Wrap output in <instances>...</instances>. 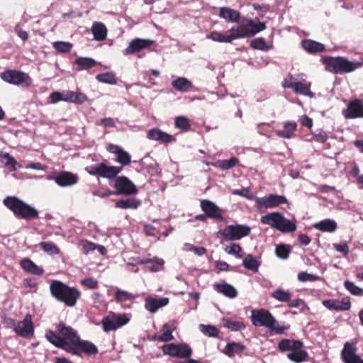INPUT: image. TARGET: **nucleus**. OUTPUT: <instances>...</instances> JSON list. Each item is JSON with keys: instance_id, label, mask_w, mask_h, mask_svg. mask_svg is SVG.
Segmentation results:
<instances>
[{"instance_id": "1", "label": "nucleus", "mask_w": 363, "mask_h": 363, "mask_svg": "<svg viewBox=\"0 0 363 363\" xmlns=\"http://www.w3.org/2000/svg\"><path fill=\"white\" fill-rule=\"evenodd\" d=\"M51 295L58 301L73 307L81 296V292L74 287H70L60 281H52L50 285Z\"/></svg>"}, {"instance_id": "2", "label": "nucleus", "mask_w": 363, "mask_h": 363, "mask_svg": "<svg viewBox=\"0 0 363 363\" xmlns=\"http://www.w3.org/2000/svg\"><path fill=\"white\" fill-rule=\"evenodd\" d=\"M321 61L326 69L334 74L350 73L363 66L362 62L349 61L343 57H323Z\"/></svg>"}, {"instance_id": "3", "label": "nucleus", "mask_w": 363, "mask_h": 363, "mask_svg": "<svg viewBox=\"0 0 363 363\" xmlns=\"http://www.w3.org/2000/svg\"><path fill=\"white\" fill-rule=\"evenodd\" d=\"M252 323L256 327H265L277 334H282L289 328V325L279 326L274 317L265 309L252 310Z\"/></svg>"}, {"instance_id": "4", "label": "nucleus", "mask_w": 363, "mask_h": 363, "mask_svg": "<svg viewBox=\"0 0 363 363\" xmlns=\"http://www.w3.org/2000/svg\"><path fill=\"white\" fill-rule=\"evenodd\" d=\"M3 203L17 218L31 220L38 217V211L35 208L17 197L7 196Z\"/></svg>"}, {"instance_id": "5", "label": "nucleus", "mask_w": 363, "mask_h": 363, "mask_svg": "<svg viewBox=\"0 0 363 363\" xmlns=\"http://www.w3.org/2000/svg\"><path fill=\"white\" fill-rule=\"evenodd\" d=\"M3 203L17 218L31 220L38 217V211L35 208L17 197L7 196Z\"/></svg>"}, {"instance_id": "6", "label": "nucleus", "mask_w": 363, "mask_h": 363, "mask_svg": "<svg viewBox=\"0 0 363 363\" xmlns=\"http://www.w3.org/2000/svg\"><path fill=\"white\" fill-rule=\"evenodd\" d=\"M260 222L284 233H292L296 230L295 220H289L279 212L269 213L260 218Z\"/></svg>"}, {"instance_id": "7", "label": "nucleus", "mask_w": 363, "mask_h": 363, "mask_svg": "<svg viewBox=\"0 0 363 363\" xmlns=\"http://www.w3.org/2000/svg\"><path fill=\"white\" fill-rule=\"evenodd\" d=\"M278 347L281 351H287V357L296 363L303 362L308 357V353L303 350V343L301 341L282 340Z\"/></svg>"}, {"instance_id": "8", "label": "nucleus", "mask_w": 363, "mask_h": 363, "mask_svg": "<svg viewBox=\"0 0 363 363\" xmlns=\"http://www.w3.org/2000/svg\"><path fill=\"white\" fill-rule=\"evenodd\" d=\"M255 206L258 211L263 212L267 208H272L281 204H287L289 201L284 196L277 194H269L263 197H255L254 199Z\"/></svg>"}, {"instance_id": "9", "label": "nucleus", "mask_w": 363, "mask_h": 363, "mask_svg": "<svg viewBox=\"0 0 363 363\" xmlns=\"http://www.w3.org/2000/svg\"><path fill=\"white\" fill-rule=\"evenodd\" d=\"M0 77L4 82L16 86L25 84L29 86L32 84V79L27 73L16 69L6 70L1 73Z\"/></svg>"}, {"instance_id": "10", "label": "nucleus", "mask_w": 363, "mask_h": 363, "mask_svg": "<svg viewBox=\"0 0 363 363\" xmlns=\"http://www.w3.org/2000/svg\"><path fill=\"white\" fill-rule=\"evenodd\" d=\"M251 228L247 225H230L219 233L228 240H238L250 233Z\"/></svg>"}, {"instance_id": "11", "label": "nucleus", "mask_w": 363, "mask_h": 363, "mask_svg": "<svg viewBox=\"0 0 363 363\" xmlns=\"http://www.w3.org/2000/svg\"><path fill=\"white\" fill-rule=\"evenodd\" d=\"M164 354L173 357L188 358L191 355L192 350L186 344H165L162 347Z\"/></svg>"}, {"instance_id": "12", "label": "nucleus", "mask_w": 363, "mask_h": 363, "mask_svg": "<svg viewBox=\"0 0 363 363\" xmlns=\"http://www.w3.org/2000/svg\"><path fill=\"white\" fill-rule=\"evenodd\" d=\"M129 318L125 314L110 313L104 317L101 321L103 329L106 332L116 330L118 328L127 324Z\"/></svg>"}, {"instance_id": "13", "label": "nucleus", "mask_w": 363, "mask_h": 363, "mask_svg": "<svg viewBox=\"0 0 363 363\" xmlns=\"http://www.w3.org/2000/svg\"><path fill=\"white\" fill-rule=\"evenodd\" d=\"M13 330L20 337L28 338L33 336L34 333V326L32 320V315L26 314L22 321H12Z\"/></svg>"}, {"instance_id": "14", "label": "nucleus", "mask_w": 363, "mask_h": 363, "mask_svg": "<svg viewBox=\"0 0 363 363\" xmlns=\"http://www.w3.org/2000/svg\"><path fill=\"white\" fill-rule=\"evenodd\" d=\"M113 187L116 189L115 195H131L138 192L135 185L124 176L116 178Z\"/></svg>"}, {"instance_id": "15", "label": "nucleus", "mask_w": 363, "mask_h": 363, "mask_svg": "<svg viewBox=\"0 0 363 363\" xmlns=\"http://www.w3.org/2000/svg\"><path fill=\"white\" fill-rule=\"evenodd\" d=\"M57 330L60 337L65 340V343L72 347L73 351H67V352H74V344L77 342L79 336L77 332L70 326L67 325L64 323H60L57 326Z\"/></svg>"}, {"instance_id": "16", "label": "nucleus", "mask_w": 363, "mask_h": 363, "mask_svg": "<svg viewBox=\"0 0 363 363\" xmlns=\"http://www.w3.org/2000/svg\"><path fill=\"white\" fill-rule=\"evenodd\" d=\"M355 343L347 342L341 352V357L344 363H363V359L356 354Z\"/></svg>"}, {"instance_id": "17", "label": "nucleus", "mask_w": 363, "mask_h": 363, "mask_svg": "<svg viewBox=\"0 0 363 363\" xmlns=\"http://www.w3.org/2000/svg\"><path fill=\"white\" fill-rule=\"evenodd\" d=\"M342 113L346 118H363V103L359 99L350 101Z\"/></svg>"}, {"instance_id": "18", "label": "nucleus", "mask_w": 363, "mask_h": 363, "mask_svg": "<svg viewBox=\"0 0 363 363\" xmlns=\"http://www.w3.org/2000/svg\"><path fill=\"white\" fill-rule=\"evenodd\" d=\"M153 41L147 39L135 38L129 43L128 46L123 51L124 55H131L150 47Z\"/></svg>"}, {"instance_id": "19", "label": "nucleus", "mask_w": 363, "mask_h": 363, "mask_svg": "<svg viewBox=\"0 0 363 363\" xmlns=\"http://www.w3.org/2000/svg\"><path fill=\"white\" fill-rule=\"evenodd\" d=\"M176 330L174 322H169L164 324L159 332L153 336L152 339L158 342H169L174 340L172 333Z\"/></svg>"}, {"instance_id": "20", "label": "nucleus", "mask_w": 363, "mask_h": 363, "mask_svg": "<svg viewBox=\"0 0 363 363\" xmlns=\"http://www.w3.org/2000/svg\"><path fill=\"white\" fill-rule=\"evenodd\" d=\"M201 208L207 216L217 220L223 219L221 210L215 203L203 200L201 201Z\"/></svg>"}, {"instance_id": "21", "label": "nucleus", "mask_w": 363, "mask_h": 363, "mask_svg": "<svg viewBox=\"0 0 363 363\" xmlns=\"http://www.w3.org/2000/svg\"><path fill=\"white\" fill-rule=\"evenodd\" d=\"M106 150L116 155V161L123 165H128L131 161V157L129 153L123 150L121 147L113 145L108 144Z\"/></svg>"}, {"instance_id": "22", "label": "nucleus", "mask_w": 363, "mask_h": 363, "mask_svg": "<svg viewBox=\"0 0 363 363\" xmlns=\"http://www.w3.org/2000/svg\"><path fill=\"white\" fill-rule=\"evenodd\" d=\"M169 303V298L166 297L152 298L147 297L145 298V308L152 313H155L160 308L165 306Z\"/></svg>"}, {"instance_id": "23", "label": "nucleus", "mask_w": 363, "mask_h": 363, "mask_svg": "<svg viewBox=\"0 0 363 363\" xmlns=\"http://www.w3.org/2000/svg\"><path fill=\"white\" fill-rule=\"evenodd\" d=\"M75 352H70L72 354L79 355L82 352L89 354H96L98 352L96 347L91 342L86 340H80L79 337L74 344Z\"/></svg>"}, {"instance_id": "24", "label": "nucleus", "mask_w": 363, "mask_h": 363, "mask_svg": "<svg viewBox=\"0 0 363 363\" xmlns=\"http://www.w3.org/2000/svg\"><path fill=\"white\" fill-rule=\"evenodd\" d=\"M54 180L60 186H68L77 184L78 177L71 172H62L57 174Z\"/></svg>"}, {"instance_id": "25", "label": "nucleus", "mask_w": 363, "mask_h": 363, "mask_svg": "<svg viewBox=\"0 0 363 363\" xmlns=\"http://www.w3.org/2000/svg\"><path fill=\"white\" fill-rule=\"evenodd\" d=\"M137 264H146L145 268L152 272H157L162 269L164 262L161 258L138 259Z\"/></svg>"}, {"instance_id": "26", "label": "nucleus", "mask_w": 363, "mask_h": 363, "mask_svg": "<svg viewBox=\"0 0 363 363\" xmlns=\"http://www.w3.org/2000/svg\"><path fill=\"white\" fill-rule=\"evenodd\" d=\"M147 138L150 140H157L162 143H169L174 140V136L157 128L150 130L147 132Z\"/></svg>"}, {"instance_id": "27", "label": "nucleus", "mask_w": 363, "mask_h": 363, "mask_svg": "<svg viewBox=\"0 0 363 363\" xmlns=\"http://www.w3.org/2000/svg\"><path fill=\"white\" fill-rule=\"evenodd\" d=\"M284 86L291 88L296 93L310 97L313 96V94L310 91L311 82L304 81L303 82H291V84L284 83Z\"/></svg>"}, {"instance_id": "28", "label": "nucleus", "mask_w": 363, "mask_h": 363, "mask_svg": "<svg viewBox=\"0 0 363 363\" xmlns=\"http://www.w3.org/2000/svg\"><path fill=\"white\" fill-rule=\"evenodd\" d=\"M47 340L55 346L63 349L65 351H73L72 347L65 343V340L57 335L55 332L49 330L46 333Z\"/></svg>"}, {"instance_id": "29", "label": "nucleus", "mask_w": 363, "mask_h": 363, "mask_svg": "<svg viewBox=\"0 0 363 363\" xmlns=\"http://www.w3.org/2000/svg\"><path fill=\"white\" fill-rule=\"evenodd\" d=\"M20 266L26 272L34 275H42L44 270L40 267L36 265L31 259L24 258L20 262Z\"/></svg>"}, {"instance_id": "30", "label": "nucleus", "mask_w": 363, "mask_h": 363, "mask_svg": "<svg viewBox=\"0 0 363 363\" xmlns=\"http://www.w3.org/2000/svg\"><path fill=\"white\" fill-rule=\"evenodd\" d=\"M228 38L230 43L236 39L250 37L245 24H241L237 27H233L228 31Z\"/></svg>"}, {"instance_id": "31", "label": "nucleus", "mask_w": 363, "mask_h": 363, "mask_svg": "<svg viewBox=\"0 0 363 363\" xmlns=\"http://www.w3.org/2000/svg\"><path fill=\"white\" fill-rule=\"evenodd\" d=\"M323 304L327 308L335 311H347L351 306L349 301L325 300Z\"/></svg>"}, {"instance_id": "32", "label": "nucleus", "mask_w": 363, "mask_h": 363, "mask_svg": "<svg viewBox=\"0 0 363 363\" xmlns=\"http://www.w3.org/2000/svg\"><path fill=\"white\" fill-rule=\"evenodd\" d=\"M213 289L218 293L224 296L234 298L238 296V291L234 286L227 283L215 284Z\"/></svg>"}, {"instance_id": "33", "label": "nucleus", "mask_w": 363, "mask_h": 363, "mask_svg": "<svg viewBox=\"0 0 363 363\" xmlns=\"http://www.w3.org/2000/svg\"><path fill=\"white\" fill-rule=\"evenodd\" d=\"M284 130L276 131L279 137L289 139L294 137L297 128V123L295 121H285L283 123Z\"/></svg>"}, {"instance_id": "34", "label": "nucleus", "mask_w": 363, "mask_h": 363, "mask_svg": "<svg viewBox=\"0 0 363 363\" xmlns=\"http://www.w3.org/2000/svg\"><path fill=\"white\" fill-rule=\"evenodd\" d=\"M91 30L94 40L97 41H102L106 38L107 29L103 23L94 22L92 24Z\"/></svg>"}, {"instance_id": "35", "label": "nucleus", "mask_w": 363, "mask_h": 363, "mask_svg": "<svg viewBox=\"0 0 363 363\" xmlns=\"http://www.w3.org/2000/svg\"><path fill=\"white\" fill-rule=\"evenodd\" d=\"M122 170L121 167L108 166L101 163L100 177L107 179H113Z\"/></svg>"}, {"instance_id": "36", "label": "nucleus", "mask_w": 363, "mask_h": 363, "mask_svg": "<svg viewBox=\"0 0 363 363\" xmlns=\"http://www.w3.org/2000/svg\"><path fill=\"white\" fill-rule=\"evenodd\" d=\"M219 16L231 22H238L240 18V13L234 9L228 7H222L220 9Z\"/></svg>"}, {"instance_id": "37", "label": "nucleus", "mask_w": 363, "mask_h": 363, "mask_svg": "<svg viewBox=\"0 0 363 363\" xmlns=\"http://www.w3.org/2000/svg\"><path fill=\"white\" fill-rule=\"evenodd\" d=\"M245 346L240 342H228L223 349V353L229 357H232L235 354L241 353L245 350Z\"/></svg>"}, {"instance_id": "38", "label": "nucleus", "mask_w": 363, "mask_h": 363, "mask_svg": "<svg viewBox=\"0 0 363 363\" xmlns=\"http://www.w3.org/2000/svg\"><path fill=\"white\" fill-rule=\"evenodd\" d=\"M303 48L311 53L320 52L325 50V46L312 40H303L301 42Z\"/></svg>"}, {"instance_id": "39", "label": "nucleus", "mask_w": 363, "mask_h": 363, "mask_svg": "<svg viewBox=\"0 0 363 363\" xmlns=\"http://www.w3.org/2000/svg\"><path fill=\"white\" fill-rule=\"evenodd\" d=\"M313 227L322 232L333 233L337 229V223L330 219H325L313 225Z\"/></svg>"}, {"instance_id": "40", "label": "nucleus", "mask_w": 363, "mask_h": 363, "mask_svg": "<svg viewBox=\"0 0 363 363\" xmlns=\"http://www.w3.org/2000/svg\"><path fill=\"white\" fill-rule=\"evenodd\" d=\"M140 205V201L136 199L130 198L121 199L116 202V207L121 209H135Z\"/></svg>"}, {"instance_id": "41", "label": "nucleus", "mask_w": 363, "mask_h": 363, "mask_svg": "<svg viewBox=\"0 0 363 363\" xmlns=\"http://www.w3.org/2000/svg\"><path fill=\"white\" fill-rule=\"evenodd\" d=\"M172 86L177 91L186 92L192 87V83L184 77H179L172 82Z\"/></svg>"}, {"instance_id": "42", "label": "nucleus", "mask_w": 363, "mask_h": 363, "mask_svg": "<svg viewBox=\"0 0 363 363\" xmlns=\"http://www.w3.org/2000/svg\"><path fill=\"white\" fill-rule=\"evenodd\" d=\"M74 65L77 66L78 71L83 69H88L94 67L96 65V62L90 57H78L74 61Z\"/></svg>"}, {"instance_id": "43", "label": "nucleus", "mask_w": 363, "mask_h": 363, "mask_svg": "<svg viewBox=\"0 0 363 363\" xmlns=\"http://www.w3.org/2000/svg\"><path fill=\"white\" fill-rule=\"evenodd\" d=\"M239 162L238 158L233 157L229 160H218L216 162L209 163L208 165H212L215 167L220 168L221 169L225 170L231 169L235 167Z\"/></svg>"}, {"instance_id": "44", "label": "nucleus", "mask_w": 363, "mask_h": 363, "mask_svg": "<svg viewBox=\"0 0 363 363\" xmlns=\"http://www.w3.org/2000/svg\"><path fill=\"white\" fill-rule=\"evenodd\" d=\"M242 264L246 269L256 272L258 271L260 262L252 255H248L244 258Z\"/></svg>"}, {"instance_id": "45", "label": "nucleus", "mask_w": 363, "mask_h": 363, "mask_svg": "<svg viewBox=\"0 0 363 363\" xmlns=\"http://www.w3.org/2000/svg\"><path fill=\"white\" fill-rule=\"evenodd\" d=\"M222 324L225 328L232 331H239L245 328V325L242 322L233 320L229 318H223Z\"/></svg>"}, {"instance_id": "46", "label": "nucleus", "mask_w": 363, "mask_h": 363, "mask_svg": "<svg viewBox=\"0 0 363 363\" xmlns=\"http://www.w3.org/2000/svg\"><path fill=\"white\" fill-rule=\"evenodd\" d=\"M245 26L247 27V30L249 31L250 37L266 29L265 23L259 22L256 23H254L252 20L247 21Z\"/></svg>"}, {"instance_id": "47", "label": "nucleus", "mask_w": 363, "mask_h": 363, "mask_svg": "<svg viewBox=\"0 0 363 363\" xmlns=\"http://www.w3.org/2000/svg\"><path fill=\"white\" fill-rule=\"evenodd\" d=\"M272 297L280 302L289 303L291 301V294L289 291L278 289L272 293Z\"/></svg>"}, {"instance_id": "48", "label": "nucleus", "mask_w": 363, "mask_h": 363, "mask_svg": "<svg viewBox=\"0 0 363 363\" xmlns=\"http://www.w3.org/2000/svg\"><path fill=\"white\" fill-rule=\"evenodd\" d=\"M40 247L50 255H58L60 253V249L52 242H41Z\"/></svg>"}, {"instance_id": "49", "label": "nucleus", "mask_w": 363, "mask_h": 363, "mask_svg": "<svg viewBox=\"0 0 363 363\" xmlns=\"http://www.w3.org/2000/svg\"><path fill=\"white\" fill-rule=\"evenodd\" d=\"M73 45L65 41H55L52 43L53 48L58 52L67 53L70 51Z\"/></svg>"}, {"instance_id": "50", "label": "nucleus", "mask_w": 363, "mask_h": 363, "mask_svg": "<svg viewBox=\"0 0 363 363\" xmlns=\"http://www.w3.org/2000/svg\"><path fill=\"white\" fill-rule=\"evenodd\" d=\"M96 79L104 84H116V76L112 72H106L102 74H99L96 75Z\"/></svg>"}, {"instance_id": "51", "label": "nucleus", "mask_w": 363, "mask_h": 363, "mask_svg": "<svg viewBox=\"0 0 363 363\" xmlns=\"http://www.w3.org/2000/svg\"><path fill=\"white\" fill-rule=\"evenodd\" d=\"M344 286L351 294L363 296V289L357 286L354 282L347 280L344 282Z\"/></svg>"}, {"instance_id": "52", "label": "nucleus", "mask_w": 363, "mask_h": 363, "mask_svg": "<svg viewBox=\"0 0 363 363\" xmlns=\"http://www.w3.org/2000/svg\"><path fill=\"white\" fill-rule=\"evenodd\" d=\"M206 38L211 39L215 42L230 43V39L228 38V33L223 34L217 31L211 32L206 35Z\"/></svg>"}, {"instance_id": "53", "label": "nucleus", "mask_w": 363, "mask_h": 363, "mask_svg": "<svg viewBox=\"0 0 363 363\" xmlns=\"http://www.w3.org/2000/svg\"><path fill=\"white\" fill-rule=\"evenodd\" d=\"M135 297V295L121 289H117L115 294V298L118 302L133 300Z\"/></svg>"}, {"instance_id": "54", "label": "nucleus", "mask_w": 363, "mask_h": 363, "mask_svg": "<svg viewBox=\"0 0 363 363\" xmlns=\"http://www.w3.org/2000/svg\"><path fill=\"white\" fill-rule=\"evenodd\" d=\"M174 125L176 128L183 130H188L191 126L189 120L186 117L183 116L175 118Z\"/></svg>"}, {"instance_id": "55", "label": "nucleus", "mask_w": 363, "mask_h": 363, "mask_svg": "<svg viewBox=\"0 0 363 363\" xmlns=\"http://www.w3.org/2000/svg\"><path fill=\"white\" fill-rule=\"evenodd\" d=\"M79 247L83 253L88 255L96 249V245L86 240H82L79 243Z\"/></svg>"}, {"instance_id": "56", "label": "nucleus", "mask_w": 363, "mask_h": 363, "mask_svg": "<svg viewBox=\"0 0 363 363\" xmlns=\"http://www.w3.org/2000/svg\"><path fill=\"white\" fill-rule=\"evenodd\" d=\"M250 45L254 49L262 51H267L269 49V47L267 45L265 40L262 38L253 39L250 43Z\"/></svg>"}, {"instance_id": "57", "label": "nucleus", "mask_w": 363, "mask_h": 363, "mask_svg": "<svg viewBox=\"0 0 363 363\" xmlns=\"http://www.w3.org/2000/svg\"><path fill=\"white\" fill-rule=\"evenodd\" d=\"M1 162L11 171H15L16 169L17 162L9 153H4L1 155Z\"/></svg>"}, {"instance_id": "58", "label": "nucleus", "mask_w": 363, "mask_h": 363, "mask_svg": "<svg viewBox=\"0 0 363 363\" xmlns=\"http://www.w3.org/2000/svg\"><path fill=\"white\" fill-rule=\"evenodd\" d=\"M200 330L209 337H216L218 335V330L213 325L201 324Z\"/></svg>"}, {"instance_id": "59", "label": "nucleus", "mask_w": 363, "mask_h": 363, "mask_svg": "<svg viewBox=\"0 0 363 363\" xmlns=\"http://www.w3.org/2000/svg\"><path fill=\"white\" fill-rule=\"evenodd\" d=\"M225 251L229 255H232L235 256L236 257L240 258L242 257L241 247L236 243H232L230 245H228L225 247Z\"/></svg>"}, {"instance_id": "60", "label": "nucleus", "mask_w": 363, "mask_h": 363, "mask_svg": "<svg viewBox=\"0 0 363 363\" xmlns=\"http://www.w3.org/2000/svg\"><path fill=\"white\" fill-rule=\"evenodd\" d=\"M80 283L82 286H84L89 289H96L99 286L98 281L92 277H88V278L82 279L80 281Z\"/></svg>"}, {"instance_id": "61", "label": "nucleus", "mask_w": 363, "mask_h": 363, "mask_svg": "<svg viewBox=\"0 0 363 363\" xmlns=\"http://www.w3.org/2000/svg\"><path fill=\"white\" fill-rule=\"evenodd\" d=\"M319 279V277L315 274H308L305 272H300L298 274V280L301 282L306 281H314Z\"/></svg>"}, {"instance_id": "62", "label": "nucleus", "mask_w": 363, "mask_h": 363, "mask_svg": "<svg viewBox=\"0 0 363 363\" xmlns=\"http://www.w3.org/2000/svg\"><path fill=\"white\" fill-rule=\"evenodd\" d=\"M275 252L278 257L281 259H286L289 254V250L286 245H280L277 246Z\"/></svg>"}, {"instance_id": "63", "label": "nucleus", "mask_w": 363, "mask_h": 363, "mask_svg": "<svg viewBox=\"0 0 363 363\" xmlns=\"http://www.w3.org/2000/svg\"><path fill=\"white\" fill-rule=\"evenodd\" d=\"M233 195H239L243 196L250 200H254L255 197H254L253 194L250 191V190L247 188H244L242 189H235L233 191Z\"/></svg>"}, {"instance_id": "64", "label": "nucleus", "mask_w": 363, "mask_h": 363, "mask_svg": "<svg viewBox=\"0 0 363 363\" xmlns=\"http://www.w3.org/2000/svg\"><path fill=\"white\" fill-rule=\"evenodd\" d=\"M333 247L337 252L342 254L343 256H347L349 252V247L346 242L342 243H335L333 244Z\"/></svg>"}]
</instances>
